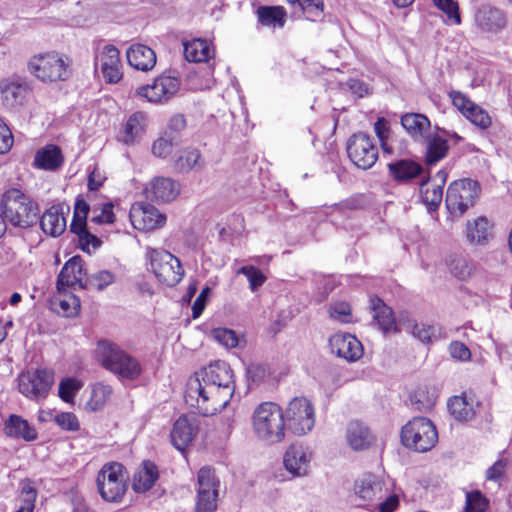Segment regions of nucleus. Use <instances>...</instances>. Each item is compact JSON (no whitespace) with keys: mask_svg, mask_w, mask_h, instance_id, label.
I'll return each instance as SVG.
<instances>
[{"mask_svg":"<svg viewBox=\"0 0 512 512\" xmlns=\"http://www.w3.org/2000/svg\"><path fill=\"white\" fill-rule=\"evenodd\" d=\"M252 432L266 445H274L285 439V420L281 407L274 402H262L252 414Z\"/></svg>","mask_w":512,"mask_h":512,"instance_id":"obj_1","label":"nucleus"},{"mask_svg":"<svg viewBox=\"0 0 512 512\" xmlns=\"http://www.w3.org/2000/svg\"><path fill=\"white\" fill-rule=\"evenodd\" d=\"M98 362L122 380H135L142 373L140 362L118 345L99 341L95 350Z\"/></svg>","mask_w":512,"mask_h":512,"instance_id":"obj_2","label":"nucleus"},{"mask_svg":"<svg viewBox=\"0 0 512 512\" xmlns=\"http://www.w3.org/2000/svg\"><path fill=\"white\" fill-rule=\"evenodd\" d=\"M221 387L216 384L204 383L198 378H189L185 394L186 403L196 406L203 416H212L222 411L230 402L229 397L224 403L218 400Z\"/></svg>","mask_w":512,"mask_h":512,"instance_id":"obj_3","label":"nucleus"},{"mask_svg":"<svg viewBox=\"0 0 512 512\" xmlns=\"http://www.w3.org/2000/svg\"><path fill=\"white\" fill-rule=\"evenodd\" d=\"M97 490L106 502L118 503L127 491V475L124 466L109 462L102 466L96 477Z\"/></svg>","mask_w":512,"mask_h":512,"instance_id":"obj_4","label":"nucleus"},{"mask_svg":"<svg viewBox=\"0 0 512 512\" xmlns=\"http://www.w3.org/2000/svg\"><path fill=\"white\" fill-rule=\"evenodd\" d=\"M403 445L416 452L432 449L438 441L435 425L426 417H414L401 430Z\"/></svg>","mask_w":512,"mask_h":512,"instance_id":"obj_5","label":"nucleus"},{"mask_svg":"<svg viewBox=\"0 0 512 512\" xmlns=\"http://www.w3.org/2000/svg\"><path fill=\"white\" fill-rule=\"evenodd\" d=\"M70 61L65 55L48 52L33 56L28 62V70L41 81H64L70 75Z\"/></svg>","mask_w":512,"mask_h":512,"instance_id":"obj_6","label":"nucleus"},{"mask_svg":"<svg viewBox=\"0 0 512 512\" xmlns=\"http://www.w3.org/2000/svg\"><path fill=\"white\" fill-rule=\"evenodd\" d=\"M1 208L6 220L12 226L26 228L35 221L33 204L19 189L12 188L4 193Z\"/></svg>","mask_w":512,"mask_h":512,"instance_id":"obj_7","label":"nucleus"},{"mask_svg":"<svg viewBox=\"0 0 512 512\" xmlns=\"http://www.w3.org/2000/svg\"><path fill=\"white\" fill-rule=\"evenodd\" d=\"M480 187L477 181L460 179L451 183L446 193V207L451 215L461 216L475 204Z\"/></svg>","mask_w":512,"mask_h":512,"instance_id":"obj_8","label":"nucleus"},{"mask_svg":"<svg viewBox=\"0 0 512 512\" xmlns=\"http://www.w3.org/2000/svg\"><path fill=\"white\" fill-rule=\"evenodd\" d=\"M285 426L295 435L302 436L312 431L315 425V410L305 397L293 398L284 414Z\"/></svg>","mask_w":512,"mask_h":512,"instance_id":"obj_9","label":"nucleus"},{"mask_svg":"<svg viewBox=\"0 0 512 512\" xmlns=\"http://www.w3.org/2000/svg\"><path fill=\"white\" fill-rule=\"evenodd\" d=\"M146 255L150 259L153 273L161 283L175 286L181 281L184 270L179 259L173 254L165 250L148 248Z\"/></svg>","mask_w":512,"mask_h":512,"instance_id":"obj_10","label":"nucleus"},{"mask_svg":"<svg viewBox=\"0 0 512 512\" xmlns=\"http://www.w3.org/2000/svg\"><path fill=\"white\" fill-rule=\"evenodd\" d=\"M54 382L50 369L23 371L18 376V390L26 398L39 401L46 398Z\"/></svg>","mask_w":512,"mask_h":512,"instance_id":"obj_11","label":"nucleus"},{"mask_svg":"<svg viewBox=\"0 0 512 512\" xmlns=\"http://www.w3.org/2000/svg\"><path fill=\"white\" fill-rule=\"evenodd\" d=\"M191 378H198L201 382L216 384L221 387L218 395V400L226 401L232 397L235 391V384L233 380V371L230 366L224 361H216L203 368L201 371L195 373Z\"/></svg>","mask_w":512,"mask_h":512,"instance_id":"obj_12","label":"nucleus"},{"mask_svg":"<svg viewBox=\"0 0 512 512\" xmlns=\"http://www.w3.org/2000/svg\"><path fill=\"white\" fill-rule=\"evenodd\" d=\"M347 153L353 164L363 170L371 168L378 159V148L365 133H357L349 138Z\"/></svg>","mask_w":512,"mask_h":512,"instance_id":"obj_13","label":"nucleus"},{"mask_svg":"<svg viewBox=\"0 0 512 512\" xmlns=\"http://www.w3.org/2000/svg\"><path fill=\"white\" fill-rule=\"evenodd\" d=\"M180 81L176 77L160 75L151 84L137 88L136 94L150 103H164L179 90Z\"/></svg>","mask_w":512,"mask_h":512,"instance_id":"obj_14","label":"nucleus"},{"mask_svg":"<svg viewBox=\"0 0 512 512\" xmlns=\"http://www.w3.org/2000/svg\"><path fill=\"white\" fill-rule=\"evenodd\" d=\"M89 211V204L83 198L77 197L70 231L78 236L82 250L87 252H90V248H98L101 243L95 235L87 230V215Z\"/></svg>","mask_w":512,"mask_h":512,"instance_id":"obj_15","label":"nucleus"},{"mask_svg":"<svg viewBox=\"0 0 512 512\" xmlns=\"http://www.w3.org/2000/svg\"><path fill=\"white\" fill-rule=\"evenodd\" d=\"M449 96L454 107L472 124L480 129H487L491 125L492 121L488 112L474 103L464 93L451 91Z\"/></svg>","mask_w":512,"mask_h":512,"instance_id":"obj_16","label":"nucleus"},{"mask_svg":"<svg viewBox=\"0 0 512 512\" xmlns=\"http://www.w3.org/2000/svg\"><path fill=\"white\" fill-rule=\"evenodd\" d=\"M132 226L137 230L149 231L161 227L165 223V216L154 206L145 203L132 205L129 213Z\"/></svg>","mask_w":512,"mask_h":512,"instance_id":"obj_17","label":"nucleus"},{"mask_svg":"<svg viewBox=\"0 0 512 512\" xmlns=\"http://www.w3.org/2000/svg\"><path fill=\"white\" fill-rule=\"evenodd\" d=\"M312 460V452L309 447L301 444H291L285 451L283 463L286 470L293 476L307 475Z\"/></svg>","mask_w":512,"mask_h":512,"instance_id":"obj_18","label":"nucleus"},{"mask_svg":"<svg viewBox=\"0 0 512 512\" xmlns=\"http://www.w3.org/2000/svg\"><path fill=\"white\" fill-rule=\"evenodd\" d=\"M329 347L333 354L349 362L359 360L363 355L361 342L348 333H337L330 337Z\"/></svg>","mask_w":512,"mask_h":512,"instance_id":"obj_19","label":"nucleus"},{"mask_svg":"<svg viewBox=\"0 0 512 512\" xmlns=\"http://www.w3.org/2000/svg\"><path fill=\"white\" fill-rule=\"evenodd\" d=\"M96 67L101 70L106 82H119L122 78L119 50L113 45H105L96 56Z\"/></svg>","mask_w":512,"mask_h":512,"instance_id":"obj_20","label":"nucleus"},{"mask_svg":"<svg viewBox=\"0 0 512 512\" xmlns=\"http://www.w3.org/2000/svg\"><path fill=\"white\" fill-rule=\"evenodd\" d=\"M29 90L28 81L20 76H11L0 81L3 101L9 107L22 105Z\"/></svg>","mask_w":512,"mask_h":512,"instance_id":"obj_21","label":"nucleus"},{"mask_svg":"<svg viewBox=\"0 0 512 512\" xmlns=\"http://www.w3.org/2000/svg\"><path fill=\"white\" fill-rule=\"evenodd\" d=\"M146 197L159 202H170L174 200L179 192V184L171 178L156 177L149 186L145 188Z\"/></svg>","mask_w":512,"mask_h":512,"instance_id":"obj_22","label":"nucleus"},{"mask_svg":"<svg viewBox=\"0 0 512 512\" xmlns=\"http://www.w3.org/2000/svg\"><path fill=\"white\" fill-rule=\"evenodd\" d=\"M197 432V425L194 420L187 416L179 417L171 430L170 437L172 445L179 451H183L193 440Z\"/></svg>","mask_w":512,"mask_h":512,"instance_id":"obj_23","label":"nucleus"},{"mask_svg":"<svg viewBox=\"0 0 512 512\" xmlns=\"http://www.w3.org/2000/svg\"><path fill=\"white\" fill-rule=\"evenodd\" d=\"M147 122V115L144 112L133 113L120 132L119 140L126 145L139 142L145 134Z\"/></svg>","mask_w":512,"mask_h":512,"instance_id":"obj_24","label":"nucleus"},{"mask_svg":"<svg viewBox=\"0 0 512 512\" xmlns=\"http://www.w3.org/2000/svg\"><path fill=\"white\" fill-rule=\"evenodd\" d=\"M84 274L82 258L80 256L72 257L65 263L58 275V289L74 287L76 285L83 287L82 280Z\"/></svg>","mask_w":512,"mask_h":512,"instance_id":"obj_25","label":"nucleus"},{"mask_svg":"<svg viewBox=\"0 0 512 512\" xmlns=\"http://www.w3.org/2000/svg\"><path fill=\"white\" fill-rule=\"evenodd\" d=\"M40 226L45 234L52 237L60 236L67 227L64 207L54 205L47 209L40 219Z\"/></svg>","mask_w":512,"mask_h":512,"instance_id":"obj_26","label":"nucleus"},{"mask_svg":"<svg viewBox=\"0 0 512 512\" xmlns=\"http://www.w3.org/2000/svg\"><path fill=\"white\" fill-rule=\"evenodd\" d=\"M64 157L59 146L48 144L35 153L33 166L40 170L55 171L62 166Z\"/></svg>","mask_w":512,"mask_h":512,"instance_id":"obj_27","label":"nucleus"},{"mask_svg":"<svg viewBox=\"0 0 512 512\" xmlns=\"http://www.w3.org/2000/svg\"><path fill=\"white\" fill-rule=\"evenodd\" d=\"M126 56L129 65L140 71H150L156 64L155 52L143 44L131 45L127 50Z\"/></svg>","mask_w":512,"mask_h":512,"instance_id":"obj_28","label":"nucleus"},{"mask_svg":"<svg viewBox=\"0 0 512 512\" xmlns=\"http://www.w3.org/2000/svg\"><path fill=\"white\" fill-rule=\"evenodd\" d=\"M159 478L157 466L149 460L143 461L133 475L132 487L135 492L150 490Z\"/></svg>","mask_w":512,"mask_h":512,"instance_id":"obj_29","label":"nucleus"},{"mask_svg":"<svg viewBox=\"0 0 512 512\" xmlns=\"http://www.w3.org/2000/svg\"><path fill=\"white\" fill-rule=\"evenodd\" d=\"M346 439L353 450H364L373 442L370 429L362 422L350 421L346 429Z\"/></svg>","mask_w":512,"mask_h":512,"instance_id":"obj_30","label":"nucleus"},{"mask_svg":"<svg viewBox=\"0 0 512 512\" xmlns=\"http://www.w3.org/2000/svg\"><path fill=\"white\" fill-rule=\"evenodd\" d=\"M493 225L483 216L473 221H468L466 225V237L471 244L485 245L492 238Z\"/></svg>","mask_w":512,"mask_h":512,"instance_id":"obj_31","label":"nucleus"},{"mask_svg":"<svg viewBox=\"0 0 512 512\" xmlns=\"http://www.w3.org/2000/svg\"><path fill=\"white\" fill-rule=\"evenodd\" d=\"M476 24L485 31H496L505 25V18L501 10L484 5L475 14Z\"/></svg>","mask_w":512,"mask_h":512,"instance_id":"obj_32","label":"nucleus"},{"mask_svg":"<svg viewBox=\"0 0 512 512\" xmlns=\"http://www.w3.org/2000/svg\"><path fill=\"white\" fill-rule=\"evenodd\" d=\"M5 433L9 437L20 438L27 442L37 438V432L27 420L18 415H10L5 422Z\"/></svg>","mask_w":512,"mask_h":512,"instance_id":"obj_33","label":"nucleus"},{"mask_svg":"<svg viewBox=\"0 0 512 512\" xmlns=\"http://www.w3.org/2000/svg\"><path fill=\"white\" fill-rule=\"evenodd\" d=\"M383 482L373 474L363 475L355 483V493L363 500L370 501L382 497Z\"/></svg>","mask_w":512,"mask_h":512,"instance_id":"obj_34","label":"nucleus"},{"mask_svg":"<svg viewBox=\"0 0 512 512\" xmlns=\"http://www.w3.org/2000/svg\"><path fill=\"white\" fill-rule=\"evenodd\" d=\"M389 174L397 182H407L422 172V167L413 160L401 159L388 164Z\"/></svg>","mask_w":512,"mask_h":512,"instance_id":"obj_35","label":"nucleus"},{"mask_svg":"<svg viewBox=\"0 0 512 512\" xmlns=\"http://www.w3.org/2000/svg\"><path fill=\"white\" fill-rule=\"evenodd\" d=\"M373 318L379 328L384 332L398 331L393 312L381 299L371 298Z\"/></svg>","mask_w":512,"mask_h":512,"instance_id":"obj_36","label":"nucleus"},{"mask_svg":"<svg viewBox=\"0 0 512 512\" xmlns=\"http://www.w3.org/2000/svg\"><path fill=\"white\" fill-rule=\"evenodd\" d=\"M183 45L184 56L189 62H207L214 55V49L204 39H193Z\"/></svg>","mask_w":512,"mask_h":512,"instance_id":"obj_37","label":"nucleus"},{"mask_svg":"<svg viewBox=\"0 0 512 512\" xmlns=\"http://www.w3.org/2000/svg\"><path fill=\"white\" fill-rule=\"evenodd\" d=\"M401 124L409 135L416 140L422 139L430 128L429 119L420 113H407L403 115Z\"/></svg>","mask_w":512,"mask_h":512,"instance_id":"obj_38","label":"nucleus"},{"mask_svg":"<svg viewBox=\"0 0 512 512\" xmlns=\"http://www.w3.org/2000/svg\"><path fill=\"white\" fill-rule=\"evenodd\" d=\"M448 409L458 421H469L475 415L474 400L466 395L452 397L448 402Z\"/></svg>","mask_w":512,"mask_h":512,"instance_id":"obj_39","label":"nucleus"},{"mask_svg":"<svg viewBox=\"0 0 512 512\" xmlns=\"http://www.w3.org/2000/svg\"><path fill=\"white\" fill-rule=\"evenodd\" d=\"M259 22L264 26L283 27L286 12L280 6H261L257 9Z\"/></svg>","mask_w":512,"mask_h":512,"instance_id":"obj_40","label":"nucleus"},{"mask_svg":"<svg viewBox=\"0 0 512 512\" xmlns=\"http://www.w3.org/2000/svg\"><path fill=\"white\" fill-rule=\"evenodd\" d=\"M420 194L422 202L429 211H435L440 205L443 197L441 185H436L429 180L423 181L420 185Z\"/></svg>","mask_w":512,"mask_h":512,"instance_id":"obj_41","label":"nucleus"},{"mask_svg":"<svg viewBox=\"0 0 512 512\" xmlns=\"http://www.w3.org/2000/svg\"><path fill=\"white\" fill-rule=\"evenodd\" d=\"M449 146L447 140L440 136L435 135L428 139L425 160L428 165H433L442 160L447 152Z\"/></svg>","mask_w":512,"mask_h":512,"instance_id":"obj_42","label":"nucleus"},{"mask_svg":"<svg viewBox=\"0 0 512 512\" xmlns=\"http://www.w3.org/2000/svg\"><path fill=\"white\" fill-rule=\"evenodd\" d=\"M202 167L201 155L196 149H185L175 161V168L180 172H188Z\"/></svg>","mask_w":512,"mask_h":512,"instance_id":"obj_43","label":"nucleus"},{"mask_svg":"<svg viewBox=\"0 0 512 512\" xmlns=\"http://www.w3.org/2000/svg\"><path fill=\"white\" fill-rule=\"evenodd\" d=\"M287 2L292 6H299L311 21H317L323 17V0H287Z\"/></svg>","mask_w":512,"mask_h":512,"instance_id":"obj_44","label":"nucleus"},{"mask_svg":"<svg viewBox=\"0 0 512 512\" xmlns=\"http://www.w3.org/2000/svg\"><path fill=\"white\" fill-rule=\"evenodd\" d=\"M197 490H208L219 493L220 481L210 467H202L197 475Z\"/></svg>","mask_w":512,"mask_h":512,"instance_id":"obj_45","label":"nucleus"},{"mask_svg":"<svg viewBox=\"0 0 512 512\" xmlns=\"http://www.w3.org/2000/svg\"><path fill=\"white\" fill-rule=\"evenodd\" d=\"M432 3L442 11L447 17V24L460 25L461 15L459 10V4L455 0H431Z\"/></svg>","mask_w":512,"mask_h":512,"instance_id":"obj_46","label":"nucleus"},{"mask_svg":"<svg viewBox=\"0 0 512 512\" xmlns=\"http://www.w3.org/2000/svg\"><path fill=\"white\" fill-rule=\"evenodd\" d=\"M83 387V383L73 377L64 378L59 383V397L66 403H72L74 397Z\"/></svg>","mask_w":512,"mask_h":512,"instance_id":"obj_47","label":"nucleus"},{"mask_svg":"<svg viewBox=\"0 0 512 512\" xmlns=\"http://www.w3.org/2000/svg\"><path fill=\"white\" fill-rule=\"evenodd\" d=\"M112 387L103 383H97L92 388L91 398L88 405L92 410L101 408L110 398Z\"/></svg>","mask_w":512,"mask_h":512,"instance_id":"obj_48","label":"nucleus"},{"mask_svg":"<svg viewBox=\"0 0 512 512\" xmlns=\"http://www.w3.org/2000/svg\"><path fill=\"white\" fill-rule=\"evenodd\" d=\"M217 492L197 490L196 512H213L217 508Z\"/></svg>","mask_w":512,"mask_h":512,"instance_id":"obj_49","label":"nucleus"},{"mask_svg":"<svg viewBox=\"0 0 512 512\" xmlns=\"http://www.w3.org/2000/svg\"><path fill=\"white\" fill-rule=\"evenodd\" d=\"M211 336L216 342L228 349L237 347L239 343L236 332L228 328H214L211 331Z\"/></svg>","mask_w":512,"mask_h":512,"instance_id":"obj_50","label":"nucleus"},{"mask_svg":"<svg viewBox=\"0 0 512 512\" xmlns=\"http://www.w3.org/2000/svg\"><path fill=\"white\" fill-rule=\"evenodd\" d=\"M176 145L175 139L168 132L157 138L152 144V153L159 158L168 157Z\"/></svg>","mask_w":512,"mask_h":512,"instance_id":"obj_51","label":"nucleus"},{"mask_svg":"<svg viewBox=\"0 0 512 512\" xmlns=\"http://www.w3.org/2000/svg\"><path fill=\"white\" fill-rule=\"evenodd\" d=\"M113 207L111 202L93 207L91 221L96 224H112L115 220Z\"/></svg>","mask_w":512,"mask_h":512,"instance_id":"obj_52","label":"nucleus"},{"mask_svg":"<svg viewBox=\"0 0 512 512\" xmlns=\"http://www.w3.org/2000/svg\"><path fill=\"white\" fill-rule=\"evenodd\" d=\"M246 375L249 383L259 385L270 376V370L266 364L251 363L246 369Z\"/></svg>","mask_w":512,"mask_h":512,"instance_id":"obj_53","label":"nucleus"},{"mask_svg":"<svg viewBox=\"0 0 512 512\" xmlns=\"http://www.w3.org/2000/svg\"><path fill=\"white\" fill-rule=\"evenodd\" d=\"M237 273L243 274L247 277L252 291H255L258 287L262 286L266 280L265 275L258 268L252 265L239 268Z\"/></svg>","mask_w":512,"mask_h":512,"instance_id":"obj_54","label":"nucleus"},{"mask_svg":"<svg viewBox=\"0 0 512 512\" xmlns=\"http://www.w3.org/2000/svg\"><path fill=\"white\" fill-rule=\"evenodd\" d=\"M487 506L486 498L479 491L467 493L465 512H485Z\"/></svg>","mask_w":512,"mask_h":512,"instance_id":"obj_55","label":"nucleus"},{"mask_svg":"<svg viewBox=\"0 0 512 512\" xmlns=\"http://www.w3.org/2000/svg\"><path fill=\"white\" fill-rule=\"evenodd\" d=\"M408 328L411 334L423 343L429 342L436 332L434 326L424 323H414L413 325H409Z\"/></svg>","mask_w":512,"mask_h":512,"instance_id":"obj_56","label":"nucleus"},{"mask_svg":"<svg viewBox=\"0 0 512 512\" xmlns=\"http://www.w3.org/2000/svg\"><path fill=\"white\" fill-rule=\"evenodd\" d=\"M114 280L115 277L110 271L103 270L93 274L90 277L89 282L91 286L100 291L111 285Z\"/></svg>","mask_w":512,"mask_h":512,"instance_id":"obj_57","label":"nucleus"},{"mask_svg":"<svg viewBox=\"0 0 512 512\" xmlns=\"http://www.w3.org/2000/svg\"><path fill=\"white\" fill-rule=\"evenodd\" d=\"M350 313V305L346 302H337L329 309L330 317L342 323L349 322Z\"/></svg>","mask_w":512,"mask_h":512,"instance_id":"obj_58","label":"nucleus"},{"mask_svg":"<svg viewBox=\"0 0 512 512\" xmlns=\"http://www.w3.org/2000/svg\"><path fill=\"white\" fill-rule=\"evenodd\" d=\"M55 421L64 430L77 431L79 429L78 419L73 413H60L55 417Z\"/></svg>","mask_w":512,"mask_h":512,"instance_id":"obj_59","label":"nucleus"},{"mask_svg":"<svg viewBox=\"0 0 512 512\" xmlns=\"http://www.w3.org/2000/svg\"><path fill=\"white\" fill-rule=\"evenodd\" d=\"M23 504L16 512H33L34 502L36 499V491L29 485L22 489Z\"/></svg>","mask_w":512,"mask_h":512,"instance_id":"obj_60","label":"nucleus"},{"mask_svg":"<svg viewBox=\"0 0 512 512\" xmlns=\"http://www.w3.org/2000/svg\"><path fill=\"white\" fill-rule=\"evenodd\" d=\"M507 459L497 460L490 468L486 471V479L490 481H499L507 468Z\"/></svg>","mask_w":512,"mask_h":512,"instance_id":"obj_61","label":"nucleus"},{"mask_svg":"<svg viewBox=\"0 0 512 512\" xmlns=\"http://www.w3.org/2000/svg\"><path fill=\"white\" fill-rule=\"evenodd\" d=\"M374 131L381 143L383 150L388 151L386 141L389 137V125L387 120H385L383 117L378 118L374 124Z\"/></svg>","mask_w":512,"mask_h":512,"instance_id":"obj_62","label":"nucleus"},{"mask_svg":"<svg viewBox=\"0 0 512 512\" xmlns=\"http://www.w3.org/2000/svg\"><path fill=\"white\" fill-rule=\"evenodd\" d=\"M13 145V135L9 127L0 118V153L8 152Z\"/></svg>","mask_w":512,"mask_h":512,"instance_id":"obj_63","label":"nucleus"},{"mask_svg":"<svg viewBox=\"0 0 512 512\" xmlns=\"http://www.w3.org/2000/svg\"><path fill=\"white\" fill-rule=\"evenodd\" d=\"M449 352L454 359L460 361H468L471 357L469 348L459 341H455L450 344Z\"/></svg>","mask_w":512,"mask_h":512,"instance_id":"obj_64","label":"nucleus"}]
</instances>
